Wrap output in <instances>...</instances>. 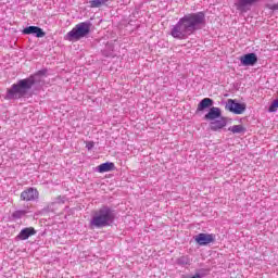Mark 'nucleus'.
I'll use <instances>...</instances> for the list:
<instances>
[{
	"label": "nucleus",
	"mask_w": 278,
	"mask_h": 278,
	"mask_svg": "<svg viewBox=\"0 0 278 278\" xmlns=\"http://www.w3.org/2000/svg\"><path fill=\"white\" fill-rule=\"evenodd\" d=\"M190 256H180L178 260H177V264L179 266H190Z\"/></svg>",
	"instance_id": "15"
},
{
	"label": "nucleus",
	"mask_w": 278,
	"mask_h": 278,
	"mask_svg": "<svg viewBox=\"0 0 278 278\" xmlns=\"http://www.w3.org/2000/svg\"><path fill=\"white\" fill-rule=\"evenodd\" d=\"M48 71L47 68L39 70L37 73L31 74L29 77L20 79L16 84H13L11 88L7 90L4 99L7 101H16L18 99H23V97L27 96L30 88H34L35 84H40L41 78L46 77Z\"/></svg>",
	"instance_id": "2"
},
{
	"label": "nucleus",
	"mask_w": 278,
	"mask_h": 278,
	"mask_svg": "<svg viewBox=\"0 0 278 278\" xmlns=\"http://www.w3.org/2000/svg\"><path fill=\"white\" fill-rule=\"evenodd\" d=\"M278 108V99L274 100L273 103L270 104L268 112H277Z\"/></svg>",
	"instance_id": "19"
},
{
	"label": "nucleus",
	"mask_w": 278,
	"mask_h": 278,
	"mask_svg": "<svg viewBox=\"0 0 278 278\" xmlns=\"http://www.w3.org/2000/svg\"><path fill=\"white\" fill-rule=\"evenodd\" d=\"M262 0H237L235 5L239 12L247 13L255 5V3H260Z\"/></svg>",
	"instance_id": "7"
},
{
	"label": "nucleus",
	"mask_w": 278,
	"mask_h": 278,
	"mask_svg": "<svg viewBox=\"0 0 278 278\" xmlns=\"http://www.w3.org/2000/svg\"><path fill=\"white\" fill-rule=\"evenodd\" d=\"M203 276L199 273H197L195 275H193L191 278H202Z\"/></svg>",
	"instance_id": "22"
},
{
	"label": "nucleus",
	"mask_w": 278,
	"mask_h": 278,
	"mask_svg": "<svg viewBox=\"0 0 278 278\" xmlns=\"http://www.w3.org/2000/svg\"><path fill=\"white\" fill-rule=\"evenodd\" d=\"M86 149L88 151H92V149H94V141H87L86 142Z\"/></svg>",
	"instance_id": "20"
},
{
	"label": "nucleus",
	"mask_w": 278,
	"mask_h": 278,
	"mask_svg": "<svg viewBox=\"0 0 278 278\" xmlns=\"http://www.w3.org/2000/svg\"><path fill=\"white\" fill-rule=\"evenodd\" d=\"M226 110H229V112H232V114H244L247 105L238 103L236 102V100L230 99L226 104Z\"/></svg>",
	"instance_id": "9"
},
{
	"label": "nucleus",
	"mask_w": 278,
	"mask_h": 278,
	"mask_svg": "<svg viewBox=\"0 0 278 278\" xmlns=\"http://www.w3.org/2000/svg\"><path fill=\"white\" fill-rule=\"evenodd\" d=\"M194 240L200 247H206V244H212L216 240V235L201 232L194 237Z\"/></svg>",
	"instance_id": "6"
},
{
	"label": "nucleus",
	"mask_w": 278,
	"mask_h": 278,
	"mask_svg": "<svg viewBox=\"0 0 278 278\" xmlns=\"http://www.w3.org/2000/svg\"><path fill=\"white\" fill-rule=\"evenodd\" d=\"M38 189L29 187L21 193L20 199L21 201H38Z\"/></svg>",
	"instance_id": "8"
},
{
	"label": "nucleus",
	"mask_w": 278,
	"mask_h": 278,
	"mask_svg": "<svg viewBox=\"0 0 278 278\" xmlns=\"http://www.w3.org/2000/svg\"><path fill=\"white\" fill-rule=\"evenodd\" d=\"M205 25V13H189L181 17L170 29V36L176 40H186L194 31Z\"/></svg>",
	"instance_id": "1"
},
{
	"label": "nucleus",
	"mask_w": 278,
	"mask_h": 278,
	"mask_svg": "<svg viewBox=\"0 0 278 278\" xmlns=\"http://www.w3.org/2000/svg\"><path fill=\"white\" fill-rule=\"evenodd\" d=\"M92 24L90 22H81L78 23L72 30H70L64 39L73 42L75 40H81V38H86L90 34V28Z\"/></svg>",
	"instance_id": "4"
},
{
	"label": "nucleus",
	"mask_w": 278,
	"mask_h": 278,
	"mask_svg": "<svg viewBox=\"0 0 278 278\" xmlns=\"http://www.w3.org/2000/svg\"><path fill=\"white\" fill-rule=\"evenodd\" d=\"M104 3H108V0H91L89 1V8H101Z\"/></svg>",
	"instance_id": "16"
},
{
	"label": "nucleus",
	"mask_w": 278,
	"mask_h": 278,
	"mask_svg": "<svg viewBox=\"0 0 278 278\" xmlns=\"http://www.w3.org/2000/svg\"><path fill=\"white\" fill-rule=\"evenodd\" d=\"M269 10H278V4H268Z\"/></svg>",
	"instance_id": "21"
},
{
	"label": "nucleus",
	"mask_w": 278,
	"mask_h": 278,
	"mask_svg": "<svg viewBox=\"0 0 278 278\" xmlns=\"http://www.w3.org/2000/svg\"><path fill=\"white\" fill-rule=\"evenodd\" d=\"M31 236H36V229L34 227H26L20 231L15 240H29Z\"/></svg>",
	"instance_id": "12"
},
{
	"label": "nucleus",
	"mask_w": 278,
	"mask_h": 278,
	"mask_svg": "<svg viewBox=\"0 0 278 278\" xmlns=\"http://www.w3.org/2000/svg\"><path fill=\"white\" fill-rule=\"evenodd\" d=\"M114 211L110 206H102L96 211L89 222L90 229H103L114 223Z\"/></svg>",
	"instance_id": "3"
},
{
	"label": "nucleus",
	"mask_w": 278,
	"mask_h": 278,
	"mask_svg": "<svg viewBox=\"0 0 278 278\" xmlns=\"http://www.w3.org/2000/svg\"><path fill=\"white\" fill-rule=\"evenodd\" d=\"M242 66H255L257 64V54L248 53L240 58Z\"/></svg>",
	"instance_id": "11"
},
{
	"label": "nucleus",
	"mask_w": 278,
	"mask_h": 278,
	"mask_svg": "<svg viewBox=\"0 0 278 278\" xmlns=\"http://www.w3.org/2000/svg\"><path fill=\"white\" fill-rule=\"evenodd\" d=\"M114 168H116L114 163L106 162V163H102L98 166V172H100V173H110V172L114 170Z\"/></svg>",
	"instance_id": "14"
},
{
	"label": "nucleus",
	"mask_w": 278,
	"mask_h": 278,
	"mask_svg": "<svg viewBox=\"0 0 278 278\" xmlns=\"http://www.w3.org/2000/svg\"><path fill=\"white\" fill-rule=\"evenodd\" d=\"M211 131H220V129L227 127V118L219 117V119H214L211 122Z\"/></svg>",
	"instance_id": "13"
},
{
	"label": "nucleus",
	"mask_w": 278,
	"mask_h": 278,
	"mask_svg": "<svg viewBox=\"0 0 278 278\" xmlns=\"http://www.w3.org/2000/svg\"><path fill=\"white\" fill-rule=\"evenodd\" d=\"M213 105L214 100H212L211 98H204L198 104L197 112H203V110H207V108H211L208 113L205 114L204 118L205 121H216V118H220L223 113L220 111V108Z\"/></svg>",
	"instance_id": "5"
},
{
	"label": "nucleus",
	"mask_w": 278,
	"mask_h": 278,
	"mask_svg": "<svg viewBox=\"0 0 278 278\" xmlns=\"http://www.w3.org/2000/svg\"><path fill=\"white\" fill-rule=\"evenodd\" d=\"M23 34L25 36L34 35L36 38H45L47 36V33H45V30L38 26H28L23 29Z\"/></svg>",
	"instance_id": "10"
},
{
	"label": "nucleus",
	"mask_w": 278,
	"mask_h": 278,
	"mask_svg": "<svg viewBox=\"0 0 278 278\" xmlns=\"http://www.w3.org/2000/svg\"><path fill=\"white\" fill-rule=\"evenodd\" d=\"M228 131H231L232 134H242V131H244V126L233 125L228 128Z\"/></svg>",
	"instance_id": "17"
},
{
	"label": "nucleus",
	"mask_w": 278,
	"mask_h": 278,
	"mask_svg": "<svg viewBox=\"0 0 278 278\" xmlns=\"http://www.w3.org/2000/svg\"><path fill=\"white\" fill-rule=\"evenodd\" d=\"M25 214H27V212L25 211H15L12 216L13 218H23V216H25Z\"/></svg>",
	"instance_id": "18"
}]
</instances>
